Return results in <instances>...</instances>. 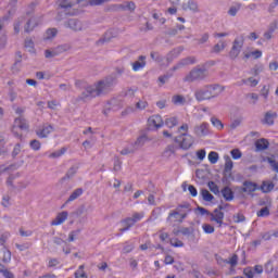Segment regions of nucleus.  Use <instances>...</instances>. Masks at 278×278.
<instances>
[{"mask_svg": "<svg viewBox=\"0 0 278 278\" xmlns=\"http://www.w3.org/2000/svg\"><path fill=\"white\" fill-rule=\"evenodd\" d=\"M114 84H116V77L106 76L93 85L86 86L84 91L80 93V101H92L97 97H105L114 90Z\"/></svg>", "mask_w": 278, "mask_h": 278, "instance_id": "nucleus-1", "label": "nucleus"}, {"mask_svg": "<svg viewBox=\"0 0 278 278\" xmlns=\"http://www.w3.org/2000/svg\"><path fill=\"white\" fill-rule=\"evenodd\" d=\"M34 4L29 5V10L26 11V16H21L17 18V21L14 23V31L15 34H21V27L24 25V31L25 34H31L42 23V16L41 15H34Z\"/></svg>", "mask_w": 278, "mask_h": 278, "instance_id": "nucleus-2", "label": "nucleus"}, {"mask_svg": "<svg viewBox=\"0 0 278 278\" xmlns=\"http://www.w3.org/2000/svg\"><path fill=\"white\" fill-rule=\"evenodd\" d=\"M225 92V86L218 84L206 85L194 92L197 101H210V99H216Z\"/></svg>", "mask_w": 278, "mask_h": 278, "instance_id": "nucleus-3", "label": "nucleus"}, {"mask_svg": "<svg viewBox=\"0 0 278 278\" xmlns=\"http://www.w3.org/2000/svg\"><path fill=\"white\" fill-rule=\"evenodd\" d=\"M210 75L207 68L195 66L193 67L182 79L187 84H193V81H203Z\"/></svg>", "mask_w": 278, "mask_h": 278, "instance_id": "nucleus-4", "label": "nucleus"}, {"mask_svg": "<svg viewBox=\"0 0 278 278\" xmlns=\"http://www.w3.org/2000/svg\"><path fill=\"white\" fill-rule=\"evenodd\" d=\"M83 0H59V13L56 15V21H62V14H68L70 16H73L75 14V11L73 8H75L78 3H81Z\"/></svg>", "mask_w": 278, "mask_h": 278, "instance_id": "nucleus-5", "label": "nucleus"}, {"mask_svg": "<svg viewBox=\"0 0 278 278\" xmlns=\"http://www.w3.org/2000/svg\"><path fill=\"white\" fill-rule=\"evenodd\" d=\"M174 142H176L182 151H188V149L194 144V137L189 134L181 132L179 136L175 137Z\"/></svg>", "mask_w": 278, "mask_h": 278, "instance_id": "nucleus-6", "label": "nucleus"}, {"mask_svg": "<svg viewBox=\"0 0 278 278\" xmlns=\"http://www.w3.org/2000/svg\"><path fill=\"white\" fill-rule=\"evenodd\" d=\"M29 129V124H27V119H25V116L21 115L15 118L14 126L12 128V132L14 136H17V138H21L23 136V132L21 131H27Z\"/></svg>", "mask_w": 278, "mask_h": 278, "instance_id": "nucleus-7", "label": "nucleus"}, {"mask_svg": "<svg viewBox=\"0 0 278 278\" xmlns=\"http://www.w3.org/2000/svg\"><path fill=\"white\" fill-rule=\"evenodd\" d=\"M242 47H244V39L236 38L232 42V47L229 52L230 60H236L240 55V51H242Z\"/></svg>", "mask_w": 278, "mask_h": 278, "instance_id": "nucleus-8", "label": "nucleus"}, {"mask_svg": "<svg viewBox=\"0 0 278 278\" xmlns=\"http://www.w3.org/2000/svg\"><path fill=\"white\" fill-rule=\"evenodd\" d=\"M190 64H197V58L187 56L185 59H181L175 66H173L169 70V72L175 73V71H179L180 68H184L185 66H190Z\"/></svg>", "mask_w": 278, "mask_h": 278, "instance_id": "nucleus-9", "label": "nucleus"}, {"mask_svg": "<svg viewBox=\"0 0 278 278\" xmlns=\"http://www.w3.org/2000/svg\"><path fill=\"white\" fill-rule=\"evenodd\" d=\"M64 25L67 29H72V31H84V24L77 18H71Z\"/></svg>", "mask_w": 278, "mask_h": 278, "instance_id": "nucleus-10", "label": "nucleus"}, {"mask_svg": "<svg viewBox=\"0 0 278 278\" xmlns=\"http://www.w3.org/2000/svg\"><path fill=\"white\" fill-rule=\"evenodd\" d=\"M220 210H223V206L215 208L214 212L210 214L211 222L217 223L218 227H223V220L225 218V213H223Z\"/></svg>", "mask_w": 278, "mask_h": 278, "instance_id": "nucleus-11", "label": "nucleus"}, {"mask_svg": "<svg viewBox=\"0 0 278 278\" xmlns=\"http://www.w3.org/2000/svg\"><path fill=\"white\" fill-rule=\"evenodd\" d=\"M116 38V34H114V30H106L103 36L96 41L97 47H103V45H108V42H112Z\"/></svg>", "mask_w": 278, "mask_h": 278, "instance_id": "nucleus-12", "label": "nucleus"}, {"mask_svg": "<svg viewBox=\"0 0 278 278\" xmlns=\"http://www.w3.org/2000/svg\"><path fill=\"white\" fill-rule=\"evenodd\" d=\"M149 127H153L150 129H160V127L164 126V121L162 119V116L160 115H152L148 119Z\"/></svg>", "mask_w": 278, "mask_h": 278, "instance_id": "nucleus-13", "label": "nucleus"}, {"mask_svg": "<svg viewBox=\"0 0 278 278\" xmlns=\"http://www.w3.org/2000/svg\"><path fill=\"white\" fill-rule=\"evenodd\" d=\"M114 9L117 11H128V12H136V3L134 1H126L122 4H115Z\"/></svg>", "mask_w": 278, "mask_h": 278, "instance_id": "nucleus-14", "label": "nucleus"}, {"mask_svg": "<svg viewBox=\"0 0 278 278\" xmlns=\"http://www.w3.org/2000/svg\"><path fill=\"white\" fill-rule=\"evenodd\" d=\"M210 129V124L207 123H202L200 125L194 126V134L199 138H203V136H207Z\"/></svg>", "mask_w": 278, "mask_h": 278, "instance_id": "nucleus-15", "label": "nucleus"}, {"mask_svg": "<svg viewBox=\"0 0 278 278\" xmlns=\"http://www.w3.org/2000/svg\"><path fill=\"white\" fill-rule=\"evenodd\" d=\"M68 218V212L63 211L56 215V217L51 222L52 227H58L63 225Z\"/></svg>", "mask_w": 278, "mask_h": 278, "instance_id": "nucleus-16", "label": "nucleus"}, {"mask_svg": "<svg viewBox=\"0 0 278 278\" xmlns=\"http://www.w3.org/2000/svg\"><path fill=\"white\" fill-rule=\"evenodd\" d=\"M275 118H277V113L268 111L265 113L264 118L261 121L263 125H275Z\"/></svg>", "mask_w": 278, "mask_h": 278, "instance_id": "nucleus-17", "label": "nucleus"}, {"mask_svg": "<svg viewBox=\"0 0 278 278\" xmlns=\"http://www.w3.org/2000/svg\"><path fill=\"white\" fill-rule=\"evenodd\" d=\"M257 190V184L245 180L243 182V187L241 188V192H245L247 194H253Z\"/></svg>", "mask_w": 278, "mask_h": 278, "instance_id": "nucleus-18", "label": "nucleus"}, {"mask_svg": "<svg viewBox=\"0 0 278 278\" xmlns=\"http://www.w3.org/2000/svg\"><path fill=\"white\" fill-rule=\"evenodd\" d=\"M53 131L52 125H45L42 128L36 130L38 138H48L49 134Z\"/></svg>", "mask_w": 278, "mask_h": 278, "instance_id": "nucleus-19", "label": "nucleus"}, {"mask_svg": "<svg viewBox=\"0 0 278 278\" xmlns=\"http://www.w3.org/2000/svg\"><path fill=\"white\" fill-rule=\"evenodd\" d=\"M144 66H147V56L140 55L138 61L132 63V71L138 73V71H141V68H144Z\"/></svg>", "mask_w": 278, "mask_h": 278, "instance_id": "nucleus-20", "label": "nucleus"}, {"mask_svg": "<svg viewBox=\"0 0 278 278\" xmlns=\"http://www.w3.org/2000/svg\"><path fill=\"white\" fill-rule=\"evenodd\" d=\"M83 194H84L83 188H78L74 190L72 194L68 197V199L66 200V202L62 205V208L66 207V205H68V203H71L72 201L79 199V197H81Z\"/></svg>", "mask_w": 278, "mask_h": 278, "instance_id": "nucleus-21", "label": "nucleus"}, {"mask_svg": "<svg viewBox=\"0 0 278 278\" xmlns=\"http://www.w3.org/2000/svg\"><path fill=\"white\" fill-rule=\"evenodd\" d=\"M175 211L178 212L181 218H187L188 212H190V203L180 204L176 207Z\"/></svg>", "mask_w": 278, "mask_h": 278, "instance_id": "nucleus-22", "label": "nucleus"}, {"mask_svg": "<svg viewBox=\"0 0 278 278\" xmlns=\"http://www.w3.org/2000/svg\"><path fill=\"white\" fill-rule=\"evenodd\" d=\"M184 219H185V218H181V217H180L179 212H177V211H172V212L168 214L167 223H169V225H173V223H184Z\"/></svg>", "mask_w": 278, "mask_h": 278, "instance_id": "nucleus-23", "label": "nucleus"}, {"mask_svg": "<svg viewBox=\"0 0 278 278\" xmlns=\"http://www.w3.org/2000/svg\"><path fill=\"white\" fill-rule=\"evenodd\" d=\"M181 51H184V48H182V47L175 48L174 50H172V51L166 55L167 64H170V62H173V60H175L176 58H179V55L181 54Z\"/></svg>", "mask_w": 278, "mask_h": 278, "instance_id": "nucleus-24", "label": "nucleus"}, {"mask_svg": "<svg viewBox=\"0 0 278 278\" xmlns=\"http://www.w3.org/2000/svg\"><path fill=\"white\" fill-rule=\"evenodd\" d=\"M148 140L149 138L147 137V135L139 136L137 140L132 143V147H135V150L138 151V149H142V147L147 144Z\"/></svg>", "mask_w": 278, "mask_h": 278, "instance_id": "nucleus-25", "label": "nucleus"}, {"mask_svg": "<svg viewBox=\"0 0 278 278\" xmlns=\"http://www.w3.org/2000/svg\"><path fill=\"white\" fill-rule=\"evenodd\" d=\"M274 189L275 184H273V181L270 180H264L262 182V186L260 187V190H262V192H264L265 194H267L268 192H273Z\"/></svg>", "mask_w": 278, "mask_h": 278, "instance_id": "nucleus-26", "label": "nucleus"}, {"mask_svg": "<svg viewBox=\"0 0 278 278\" xmlns=\"http://www.w3.org/2000/svg\"><path fill=\"white\" fill-rule=\"evenodd\" d=\"M182 10H190L191 12H199V3L194 0H189L182 4Z\"/></svg>", "mask_w": 278, "mask_h": 278, "instance_id": "nucleus-27", "label": "nucleus"}, {"mask_svg": "<svg viewBox=\"0 0 278 278\" xmlns=\"http://www.w3.org/2000/svg\"><path fill=\"white\" fill-rule=\"evenodd\" d=\"M77 170H79V166L73 165L62 178V181H66L67 179H73L75 175H77Z\"/></svg>", "mask_w": 278, "mask_h": 278, "instance_id": "nucleus-28", "label": "nucleus"}, {"mask_svg": "<svg viewBox=\"0 0 278 278\" xmlns=\"http://www.w3.org/2000/svg\"><path fill=\"white\" fill-rule=\"evenodd\" d=\"M5 45H8V36L3 30V22H0V49H5Z\"/></svg>", "mask_w": 278, "mask_h": 278, "instance_id": "nucleus-29", "label": "nucleus"}, {"mask_svg": "<svg viewBox=\"0 0 278 278\" xmlns=\"http://www.w3.org/2000/svg\"><path fill=\"white\" fill-rule=\"evenodd\" d=\"M268 144L270 143L268 142V140L264 138L256 140L255 142L256 151H266V149H268Z\"/></svg>", "mask_w": 278, "mask_h": 278, "instance_id": "nucleus-30", "label": "nucleus"}, {"mask_svg": "<svg viewBox=\"0 0 278 278\" xmlns=\"http://www.w3.org/2000/svg\"><path fill=\"white\" fill-rule=\"evenodd\" d=\"M124 228H121L119 231H129L130 227H134L136 222L132 219V217H128L124 219L123 222Z\"/></svg>", "mask_w": 278, "mask_h": 278, "instance_id": "nucleus-31", "label": "nucleus"}, {"mask_svg": "<svg viewBox=\"0 0 278 278\" xmlns=\"http://www.w3.org/2000/svg\"><path fill=\"white\" fill-rule=\"evenodd\" d=\"M222 194L225 199V201H233V191L229 187H225L222 190Z\"/></svg>", "mask_w": 278, "mask_h": 278, "instance_id": "nucleus-32", "label": "nucleus"}, {"mask_svg": "<svg viewBox=\"0 0 278 278\" xmlns=\"http://www.w3.org/2000/svg\"><path fill=\"white\" fill-rule=\"evenodd\" d=\"M172 103H174V105H186V98L181 94H176L172 97Z\"/></svg>", "mask_w": 278, "mask_h": 278, "instance_id": "nucleus-33", "label": "nucleus"}, {"mask_svg": "<svg viewBox=\"0 0 278 278\" xmlns=\"http://www.w3.org/2000/svg\"><path fill=\"white\" fill-rule=\"evenodd\" d=\"M56 51V55H60L61 53H66V51H71V45L70 43H63L54 48Z\"/></svg>", "mask_w": 278, "mask_h": 278, "instance_id": "nucleus-34", "label": "nucleus"}, {"mask_svg": "<svg viewBox=\"0 0 278 278\" xmlns=\"http://www.w3.org/2000/svg\"><path fill=\"white\" fill-rule=\"evenodd\" d=\"M3 256H2V262L3 264H10L12 262V252L8 249L2 250Z\"/></svg>", "mask_w": 278, "mask_h": 278, "instance_id": "nucleus-35", "label": "nucleus"}, {"mask_svg": "<svg viewBox=\"0 0 278 278\" xmlns=\"http://www.w3.org/2000/svg\"><path fill=\"white\" fill-rule=\"evenodd\" d=\"M201 197H202L203 201H206V202L214 201V195L212 193H210V191H207V189L201 190Z\"/></svg>", "mask_w": 278, "mask_h": 278, "instance_id": "nucleus-36", "label": "nucleus"}, {"mask_svg": "<svg viewBox=\"0 0 278 278\" xmlns=\"http://www.w3.org/2000/svg\"><path fill=\"white\" fill-rule=\"evenodd\" d=\"M58 36V28H49L46 31L45 40H52V38H55Z\"/></svg>", "mask_w": 278, "mask_h": 278, "instance_id": "nucleus-37", "label": "nucleus"}, {"mask_svg": "<svg viewBox=\"0 0 278 278\" xmlns=\"http://www.w3.org/2000/svg\"><path fill=\"white\" fill-rule=\"evenodd\" d=\"M225 47H227V43L220 40L213 47V53H220V51H224Z\"/></svg>", "mask_w": 278, "mask_h": 278, "instance_id": "nucleus-38", "label": "nucleus"}, {"mask_svg": "<svg viewBox=\"0 0 278 278\" xmlns=\"http://www.w3.org/2000/svg\"><path fill=\"white\" fill-rule=\"evenodd\" d=\"M211 123H212L213 127H216V129H225V125L217 117H212Z\"/></svg>", "mask_w": 278, "mask_h": 278, "instance_id": "nucleus-39", "label": "nucleus"}, {"mask_svg": "<svg viewBox=\"0 0 278 278\" xmlns=\"http://www.w3.org/2000/svg\"><path fill=\"white\" fill-rule=\"evenodd\" d=\"M174 73L175 72L169 71L167 74L160 76L159 81H160L161 86H164V84H166V81H168L173 77Z\"/></svg>", "mask_w": 278, "mask_h": 278, "instance_id": "nucleus-40", "label": "nucleus"}, {"mask_svg": "<svg viewBox=\"0 0 278 278\" xmlns=\"http://www.w3.org/2000/svg\"><path fill=\"white\" fill-rule=\"evenodd\" d=\"M225 160H226V163H225L224 170H226V173H228V170L233 169V161H231V157H229V155H226Z\"/></svg>", "mask_w": 278, "mask_h": 278, "instance_id": "nucleus-41", "label": "nucleus"}, {"mask_svg": "<svg viewBox=\"0 0 278 278\" xmlns=\"http://www.w3.org/2000/svg\"><path fill=\"white\" fill-rule=\"evenodd\" d=\"M151 60H154V62H164V56L160 54V52L152 51L150 53Z\"/></svg>", "mask_w": 278, "mask_h": 278, "instance_id": "nucleus-42", "label": "nucleus"}, {"mask_svg": "<svg viewBox=\"0 0 278 278\" xmlns=\"http://www.w3.org/2000/svg\"><path fill=\"white\" fill-rule=\"evenodd\" d=\"M178 121L177 117H169L165 121V125L173 129V127H177Z\"/></svg>", "mask_w": 278, "mask_h": 278, "instance_id": "nucleus-43", "label": "nucleus"}, {"mask_svg": "<svg viewBox=\"0 0 278 278\" xmlns=\"http://www.w3.org/2000/svg\"><path fill=\"white\" fill-rule=\"evenodd\" d=\"M29 147H30V149H33V151H40L42 143H40L39 140L34 139L29 142Z\"/></svg>", "mask_w": 278, "mask_h": 278, "instance_id": "nucleus-44", "label": "nucleus"}, {"mask_svg": "<svg viewBox=\"0 0 278 278\" xmlns=\"http://www.w3.org/2000/svg\"><path fill=\"white\" fill-rule=\"evenodd\" d=\"M84 265H80L78 270L75 271V278H88V275H86V271H84Z\"/></svg>", "mask_w": 278, "mask_h": 278, "instance_id": "nucleus-45", "label": "nucleus"}, {"mask_svg": "<svg viewBox=\"0 0 278 278\" xmlns=\"http://www.w3.org/2000/svg\"><path fill=\"white\" fill-rule=\"evenodd\" d=\"M132 153H136V148L134 147H127V148H124L122 151H121V155H131Z\"/></svg>", "mask_w": 278, "mask_h": 278, "instance_id": "nucleus-46", "label": "nucleus"}, {"mask_svg": "<svg viewBox=\"0 0 278 278\" xmlns=\"http://www.w3.org/2000/svg\"><path fill=\"white\" fill-rule=\"evenodd\" d=\"M227 264H229L231 268H236L238 266V254H233L229 260H227Z\"/></svg>", "mask_w": 278, "mask_h": 278, "instance_id": "nucleus-47", "label": "nucleus"}, {"mask_svg": "<svg viewBox=\"0 0 278 278\" xmlns=\"http://www.w3.org/2000/svg\"><path fill=\"white\" fill-rule=\"evenodd\" d=\"M247 99H251V105H256L257 101H260V96L257 93H248Z\"/></svg>", "mask_w": 278, "mask_h": 278, "instance_id": "nucleus-48", "label": "nucleus"}, {"mask_svg": "<svg viewBox=\"0 0 278 278\" xmlns=\"http://www.w3.org/2000/svg\"><path fill=\"white\" fill-rule=\"evenodd\" d=\"M208 162H211V164H216L218 162V152H210L208 153Z\"/></svg>", "mask_w": 278, "mask_h": 278, "instance_id": "nucleus-49", "label": "nucleus"}, {"mask_svg": "<svg viewBox=\"0 0 278 278\" xmlns=\"http://www.w3.org/2000/svg\"><path fill=\"white\" fill-rule=\"evenodd\" d=\"M208 188L213 194H218L220 190L218 189V185L214 181H208Z\"/></svg>", "mask_w": 278, "mask_h": 278, "instance_id": "nucleus-50", "label": "nucleus"}, {"mask_svg": "<svg viewBox=\"0 0 278 278\" xmlns=\"http://www.w3.org/2000/svg\"><path fill=\"white\" fill-rule=\"evenodd\" d=\"M230 155L232 160H240V157H242V152L240 151V149H233L230 151Z\"/></svg>", "mask_w": 278, "mask_h": 278, "instance_id": "nucleus-51", "label": "nucleus"}, {"mask_svg": "<svg viewBox=\"0 0 278 278\" xmlns=\"http://www.w3.org/2000/svg\"><path fill=\"white\" fill-rule=\"evenodd\" d=\"M64 153H66V148H62L61 150L59 151H55V152H52L49 157H62V155H64Z\"/></svg>", "mask_w": 278, "mask_h": 278, "instance_id": "nucleus-52", "label": "nucleus"}, {"mask_svg": "<svg viewBox=\"0 0 278 278\" xmlns=\"http://www.w3.org/2000/svg\"><path fill=\"white\" fill-rule=\"evenodd\" d=\"M257 216L258 217L270 216V210H268V206H265V207L261 208L257 212Z\"/></svg>", "mask_w": 278, "mask_h": 278, "instance_id": "nucleus-53", "label": "nucleus"}, {"mask_svg": "<svg viewBox=\"0 0 278 278\" xmlns=\"http://www.w3.org/2000/svg\"><path fill=\"white\" fill-rule=\"evenodd\" d=\"M58 55V52L55 51V48H53L52 50H46L45 51V58H47L48 60L51 58H55Z\"/></svg>", "mask_w": 278, "mask_h": 278, "instance_id": "nucleus-54", "label": "nucleus"}, {"mask_svg": "<svg viewBox=\"0 0 278 278\" xmlns=\"http://www.w3.org/2000/svg\"><path fill=\"white\" fill-rule=\"evenodd\" d=\"M148 106H149V102L147 101L140 100L136 103V110H147Z\"/></svg>", "mask_w": 278, "mask_h": 278, "instance_id": "nucleus-55", "label": "nucleus"}, {"mask_svg": "<svg viewBox=\"0 0 278 278\" xmlns=\"http://www.w3.org/2000/svg\"><path fill=\"white\" fill-rule=\"evenodd\" d=\"M9 97L11 102L16 101V97H18V94L16 93V90H14V87H10Z\"/></svg>", "mask_w": 278, "mask_h": 278, "instance_id": "nucleus-56", "label": "nucleus"}, {"mask_svg": "<svg viewBox=\"0 0 278 278\" xmlns=\"http://www.w3.org/2000/svg\"><path fill=\"white\" fill-rule=\"evenodd\" d=\"M123 162H121V159H118L117 156L114 159V167L113 170L115 173H118V170H121V166H122Z\"/></svg>", "mask_w": 278, "mask_h": 278, "instance_id": "nucleus-57", "label": "nucleus"}, {"mask_svg": "<svg viewBox=\"0 0 278 278\" xmlns=\"http://www.w3.org/2000/svg\"><path fill=\"white\" fill-rule=\"evenodd\" d=\"M53 244H55L56 247H62V244L66 245V241H64L62 238L60 237H53L52 240Z\"/></svg>", "mask_w": 278, "mask_h": 278, "instance_id": "nucleus-58", "label": "nucleus"}, {"mask_svg": "<svg viewBox=\"0 0 278 278\" xmlns=\"http://www.w3.org/2000/svg\"><path fill=\"white\" fill-rule=\"evenodd\" d=\"M238 12H240V4L236 5V7H230V9L228 10V14L230 16H236V14H238Z\"/></svg>", "mask_w": 278, "mask_h": 278, "instance_id": "nucleus-59", "label": "nucleus"}, {"mask_svg": "<svg viewBox=\"0 0 278 278\" xmlns=\"http://www.w3.org/2000/svg\"><path fill=\"white\" fill-rule=\"evenodd\" d=\"M24 47L28 49V51H34V40L26 38Z\"/></svg>", "mask_w": 278, "mask_h": 278, "instance_id": "nucleus-60", "label": "nucleus"}, {"mask_svg": "<svg viewBox=\"0 0 278 278\" xmlns=\"http://www.w3.org/2000/svg\"><path fill=\"white\" fill-rule=\"evenodd\" d=\"M223 181H229V179H233V175L231 174V170L224 169L223 172Z\"/></svg>", "mask_w": 278, "mask_h": 278, "instance_id": "nucleus-61", "label": "nucleus"}, {"mask_svg": "<svg viewBox=\"0 0 278 278\" xmlns=\"http://www.w3.org/2000/svg\"><path fill=\"white\" fill-rule=\"evenodd\" d=\"M169 244H172V247L181 248L184 247V241L179 239H172L169 240Z\"/></svg>", "mask_w": 278, "mask_h": 278, "instance_id": "nucleus-62", "label": "nucleus"}, {"mask_svg": "<svg viewBox=\"0 0 278 278\" xmlns=\"http://www.w3.org/2000/svg\"><path fill=\"white\" fill-rule=\"evenodd\" d=\"M202 229L206 233H214V226H212L210 224L202 225Z\"/></svg>", "mask_w": 278, "mask_h": 278, "instance_id": "nucleus-63", "label": "nucleus"}, {"mask_svg": "<svg viewBox=\"0 0 278 278\" xmlns=\"http://www.w3.org/2000/svg\"><path fill=\"white\" fill-rule=\"evenodd\" d=\"M243 275H245V277H248V278H253V268H251V267L244 268Z\"/></svg>", "mask_w": 278, "mask_h": 278, "instance_id": "nucleus-64", "label": "nucleus"}]
</instances>
